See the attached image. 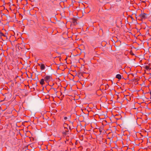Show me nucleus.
Returning <instances> with one entry per match:
<instances>
[{
    "mask_svg": "<svg viewBox=\"0 0 151 151\" xmlns=\"http://www.w3.org/2000/svg\"><path fill=\"white\" fill-rule=\"evenodd\" d=\"M45 68V66L44 64H41L40 65V68L41 70H44Z\"/></svg>",
    "mask_w": 151,
    "mask_h": 151,
    "instance_id": "6",
    "label": "nucleus"
},
{
    "mask_svg": "<svg viewBox=\"0 0 151 151\" xmlns=\"http://www.w3.org/2000/svg\"><path fill=\"white\" fill-rule=\"evenodd\" d=\"M150 95L151 96V91L150 92Z\"/></svg>",
    "mask_w": 151,
    "mask_h": 151,
    "instance_id": "13",
    "label": "nucleus"
},
{
    "mask_svg": "<svg viewBox=\"0 0 151 151\" xmlns=\"http://www.w3.org/2000/svg\"><path fill=\"white\" fill-rule=\"evenodd\" d=\"M116 78L119 79H121L122 78L121 75L119 74H118L116 76Z\"/></svg>",
    "mask_w": 151,
    "mask_h": 151,
    "instance_id": "3",
    "label": "nucleus"
},
{
    "mask_svg": "<svg viewBox=\"0 0 151 151\" xmlns=\"http://www.w3.org/2000/svg\"><path fill=\"white\" fill-rule=\"evenodd\" d=\"M0 33L1 36H5L4 35L2 32H1Z\"/></svg>",
    "mask_w": 151,
    "mask_h": 151,
    "instance_id": "10",
    "label": "nucleus"
},
{
    "mask_svg": "<svg viewBox=\"0 0 151 151\" xmlns=\"http://www.w3.org/2000/svg\"><path fill=\"white\" fill-rule=\"evenodd\" d=\"M139 17L141 18V19H140V20H141V19H146L147 17V14L144 13H141V14L139 15Z\"/></svg>",
    "mask_w": 151,
    "mask_h": 151,
    "instance_id": "2",
    "label": "nucleus"
},
{
    "mask_svg": "<svg viewBox=\"0 0 151 151\" xmlns=\"http://www.w3.org/2000/svg\"><path fill=\"white\" fill-rule=\"evenodd\" d=\"M68 132L63 131L62 132V134L63 135H66L68 134Z\"/></svg>",
    "mask_w": 151,
    "mask_h": 151,
    "instance_id": "9",
    "label": "nucleus"
},
{
    "mask_svg": "<svg viewBox=\"0 0 151 151\" xmlns=\"http://www.w3.org/2000/svg\"><path fill=\"white\" fill-rule=\"evenodd\" d=\"M72 22H73V23L75 24H77V19H74V18L73 19H72Z\"/></svg>",
    "mask_w": 151,
    "mask_h": 151,
    "instance_id": "7",
    "label": "nucleus"
},
{
    "mask_svg": "<svg viewBox=\"0 0 151 151\" xmlns=\"http://www.w3.org/2000/svg\"><path fill=\"white\" fill-rule=\"evenodd\" d=\"M132 55H134L133 54H132Z\"/></svg>",
    "mask_w": 151,
    "mask_h": 151,
    "instance_id": "15",
    "label": "nucleus"
},
{
    "mask_svg": "<svg viewBox=\"0 0 151 151\" xmlns=\"http://www.w3.org/2000/svg\"><path fill=\"white\" fill-rule=\"evenodd\" d=\"M64 131H65L67 132H69V130L67 127H64Z\"/></svg>",
    "mask_w": 151,
    "mask_h": 151,
    "instance_id": "8",
    "label": "nucleus"
},
{
    "mask_svg": "<svg viewBox=\"0 0 151 151\" xmlns=\"http://www.w3.org/2000/svg\"><path fill=\"white\" fill-rule=\"evenodd\" d=\"M54 91L56 92L57 93V91H56V89H55V88H54Z\"/></svg>",
    "mask_w": 151,
    "mask_h": 151,
    "instance_id": "12",
    "label": "nucleus"
},
{
    "mask_svg": "<svg viewBox=\"0 0 151 151\" xmlns=\"http://www.w3.org/2000/svg\"><path fill=\"white\" fill-rule=\"evenodd\" d=\"M67 119H68V118H67V117H64V119L65 120H67Z\"/></svg>",
    "mask_w": 151,
    "mask_h": 151,
    "instance_id": "11",
    "label": "nucleus"
},
{
    "mask_svg": "<svg viewBox=\"0 0 151 151\" xmlns=\"http://www.w3.org/2000/svg\"><path fill=\"white\" fill-rule=\"evenodd\" d=\"M52 77L51 76H46L44 78L45 81L47 83H48L52 79Z\"/></svg>",
    "mask_w": 151,
    "mask_h": 151,
    "instance_id": "1",
    "label": "nucleus"
},
{
    "mask_svg": "<svg viewBox=\"0 0 151 151\" xmlns=\"http://www.w3.org/2000/svg\"><path fill=\"white\" fill-rule=\"evenodd\" d=\"M132 55H134L133 54H132Z\"/></svg>",
    "mask_w": 151,
    "mask_h": 151,
    "instance_id": "14",
    "label": "nucleus"
},
{
    "mask_svg": "<svg viewBox=\"0 0 151 151\" xmlns=\"http://www.w3.org/2000/svg\"><path fill=\"white\" fill-rule=\"evenodd\" d=\"M45 80L44 79H42L41 80L40 82V84L42 85H44L45 84V81H44Z\"/></svg>",
    "mask_w": 151,
    "mask_h": 151,
    "instance_id": "4",
    "label": "nucleus"
},
{
    "mask_svg": "<svg viewBox=\"0 0 151 151\" xmlns=\"http://www.w3.org/2000/svg\"><path fill=\"white\" fill-rule=\"evenodd\" d=\"M144 68L147 70H150L151 69V68L148 65H145Z\"/></svg>",
    "mask_w": 151,
    "mask_h": 151,
    "instance_id": "5",
    "label": "nucleus"
}]
</instances>
